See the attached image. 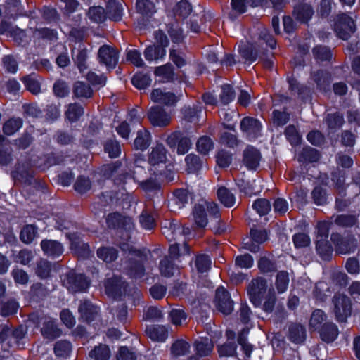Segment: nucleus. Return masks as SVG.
<instances>
[{"instance_id": "5", "label": "nucleus", "mask_w": 360, "mask_h": 360, "mask_svg": "<svg viewBox=\"0 0 360 360\" xmlns=\"http://www.w3.org/2000/svg\"><path fill=\"white\" fill-rule=\"evenodd\" d=\"M0 34H6L7 37L13 38L19 45L24 46L28 41V37L24 30L14 27L4 20L0 22Z\"/></svg>"}, {"instance_id": "21", "label": "nucleus", "mask_w": 360, "mask_h": 360, "mask_svg": "<svg viewBox=\"0 0 360 360\" xmlns=\"http://www.w3.org/2000/svg\"><path fill=\"white\" fill-rule=\"evenodd\" d=\"M146 333L148 337L153 341L164 342L167 338V330L163 326H148Z\"/></svg>"}, {"instance_id": "44", "label": "nucleus", "mask_w": 360, "mask_h": 360, "mask_svg": "<svg viewBox=\"0 0 360 360\" xmlns=\"http://www.w3.org/2000/svg\"><path fill=\"white\" fill-rule=\"evenodd\" d=\"M131 82L135 87L144 89L150 84L151 79L148 75L140 72L134 75Z\"/></svg>"}, {"instance_id": "41", "label": "nucleus", "mask_w": 360, "mask_h": 360, "mask_svg": "<svg viewBox=\"0 0 360 360\" xmlns=\"http://www.w3.org/2000/svg\"><path fill=\"white\" fill-rule=\"evenodd\" d=\"M136 9L143 16H149L155 12L154 4L149 0H137Z\"/></svg>"}, {"instance_id": "1", "label": "nucleus", "mask_w": 360, "mask_h": 360, "mask_svg": "<svg viewBox=\"0 0 360 360\" xmlns=\"http://www.w3.org/2000/svg\"><path fill=\"white\" fill-rule=\"evenodd\" d=\"M193 217L195 224L200 228L205 227L210 223V227L216 232L224 230L221 226V218L219 208L214 202L202 200L195 205L193 210Z\"/></svg>"}, {"instance_id": "57", "label": "nucleus", "mask_w": 360, "mask_h": 360, "mask_svg": "<svg viewBox=\"0 0 360 360\" xmlns=\"http://www.w3.org/2000/svg\"><path fill=\"white\" fill-rule=\"evenodd\" d=\"M191 11L192 6L186 0H181L174 8V14L183 18L188 16Z\"/></svg>"}, {"instance_id": "62", "label": "nucleus", "mask_w": 360, "mask_h": 360, "mask_svg": "<svg viewBox=\"0 0 360 360\" xmlns=\"http://www.w3.org/2000/svg\"><path fill=\"white\" fill-rule=\"evenodd\" d=\"M74 187L77 192L79 193H84L91 189V182L88 178L79 176L77 179Z\"/></svg>"}, {"instance_id": "14", "label": "nucleus", "mask_w": 360, "mask_h": 360, "mask_svg": "<svg viewBox=\"0 0 360 360\" xmlns=\"http://www.w3.org/2000/svg\"><path fill=\"white\" fill-rule=\"evenodd\" d=\"M345 175L341 174V177H343ZM342 180L340 179V172H339V184H340ZM343 184H339V197L345 198L344 200H339V208L340 207H347L350 202L351 199L356 196L357 194L354 192V190L357 188V186L355 184H345V179L342 180Z\"/></svg>"}, {"instance_id": "37", "label": "nucleus", "mask_w": 360, "mask_h": 360, "mask_svg": "<svg viewBox=\"0 0 360 360\" xmlns=\"http://www.w3.org/2000/svg\"><path fill=\"white\" fill-rule=\"evenodd\" d=\"M288 273L284 271L278 272L276 277L275 286L278 293L285 292L289 285Z\"/></svg>"}, {"instance_id": "46", "label": "nucleus", "mask_w": 360, "mask_h": 360, "mask_svg": "<svg viewBox=\"0 0 360 360\" xmlns=\"http://www.w3.org/2000/svg\"><path fill=\"white\" fill-rule=\"evenodd\" d=\"M197 150L203 155L207 154L214 148V143L212 139L207 136L200 137L196 143Z\"/></svg>"}, {"instance_id": "20", "label": "nucleus", "mask_w": 360, "mask_h": 360, "mask_svg": "<svg viewBox=\"0 0 360 360\" xmlns=\"http://www.w3.org/2000/svg\"><path fill=\"white\" fill-rule=\"evenodd\" d=\"M79 312L82 319L87 322L94 320L98 313V309L89 301L82 302L79 307Z\"/></svg>"}, {"instance_id": "35", "label": "nucleus", "mask_w": 360, "mask_h": 360, "mask_svg": "<svg viewBox=\"0 0 360 360\" xmlns=\"http://www.w3.org/2000/svg\"><path fill=\"white\" fill-rule=\"evenodd\" d=\"M22 126L20 118H11L3 125V131L6 135L11 136L17 132Z\"/></svg>"}, {"instance_id": "10", "label": "nucleus", "mask_w": 360, "mask_h": 360, "mask_svg": "<svg viewBox=\"0 0 360 360\" xmlns=\"http://www.w3.org/2000/svg\"><path fill=\"white\" fill-rule=\"evenodd\" d=\"M148 117L152 125L159 127L167 126L172 120L170 114L159 106L151 108L148 112Z\"/></svg>"}, {"instance_id": "52", "label": "nucleus", "mask_w": 360, "mask_h": 360, "mask_svg": "<svg viewBox=\"0 0 360 360\" xmlns=\"http://www.w3.org/2000/svg\"><path fill=\"white\" fill-rule=\"evenodd\" d=\"M169 316L171 322L175 326L182 325L187 318V315L181 309H172L169 314Z\"/></svg>"}, {"instance_id": "16", "label": "nucleus", "mask_w": 360, "mask_h": 360, "mask_svg": "<svg viewBox=\"0 0 360 360\" xmlns=\"http://www.w3.org/2000/svg\"><path fill=\"white\" fill-rule=\"evenodd\" d=\"M150 98L153 102L165 105H174L178 101V97L165 89H154L150 94Z\"/></svg>"}, {"instance_id": "24", "label": "nucleus", "mask_w": 360, "mask_h": 360, "mask_svg": "<svg viewBox=\"0 0 360 360\" xmlns=\"http://www.w3.org/2000/svg\"><path fill=\"white\" fill-rule=\"evenodd\" d=\"M217 195L219 200L225 207H231L235 205L236 198L234 195L225 186H219Z\"/></svg>"}, {"instance_id": "4", "label": "nucleus", "mask_w": 360, "mask_h": 360, "mask_svg": "<svg viewBox=\"0 0 360 360\" xmlns=\"http://www.w3.org/2000/svg\"><path fill=\"white\" fill-rule=\"evenodd\" d=\"M268 282L263 278H257L251 281L248 288L249 298L252 304L259 307L262 306V302L264 295L267 294Z\"/></svg>"}, {"instance_id": "34", "label": "nucleus", "mask_w": 360, "mask_h": 360, "mask_svg": "<svg viewBox=\"0 0 360 360\" xmlns=\"http://www.w3.org/2000/svg\"><path fill=\"white\" fill-rule=\"evenodd\" d=\"M316 250L323 259L328 260L332 255L333 248L330 243L327 240L318 239Z\"/></svg>"}, {"instance_id": "15", "label": "nucleus", "mask_w": 360, "mask_h": 360, "mask_svg": "<svg viewBox=\"0 0 360 360\" xmlns=\"http://www.w3.org/2000/svg\"><path fill=\"white\" fill-rule=\"evenodd\" d=\"M162 233L169 241L176 240L182 236L188 235L191 230L188 227H184L176 221L169 222V226H165Z\"/></svg>"}, {"instance_id": "63", "label": "nucleus", "mask_w": 360, "mask_h": 360, "mask_svg": "<svg viewBox=\"0 0 360 360\" xmlns=\"http://www.w3.org/2000/svg\"><path fill=\"white\" fill-rule=\"evenodd\" d=\"M71 350V345L68 341H59L54 347L55 354L58 356L63 357L70 353Z\"/></svg>"}, {"instance_id": "45", "label": "nucleus", "mask_w": 360, "mask_h": 360, "mask_svg": "<svg viewBox=\"0 0 360 360\" xmlns=\"http://www.w3.org/2000/svg\"><path fill=\"white\" fill-rule=\"evenodd\" d=\"M356 247L354 237H348L339 240V254H347L354 251Z\"/></svg>"}, {"instance_id": "27", "label": "nucleus", "mask_w": 360, "mask_h": 360, "mask_svg": "<svg viewBox=\"0 0 360 360\" xmlns=\"http://www.w3.org/2000/svg\"><path fill=\"white\" fill-rule=\"evenodd\" d=\"M25 87L28 91L34 94H37L41 91V84L37 75L32 74L24 77L22 79Z\"/></svg>"}, {"instance_id": "55", "label": "nucleus", "mask_w": 360, "mask_h": 360, "mask_svg": "<svg viewBox=\"0 0 360 360\" xmlns=\"http://www.w3.org/2000/svg\"><path fill=\"white\" fill-rule=\"evenodd\" d=\"M56 32L46 27H37L33 31V37L35 39H53L56 38Z\"/></svg>"}, {"instance_id": "60", "label": "nucleus", "mask_w": 360, "mask_h": 360, "mask_svg": "<svg viewBox=\"0 0 360 360\" xmlns=\"http://www.w3.org/2000/svg\"><path fill=\"white\" fill-rule=\"evenodd\" d=\"M220 101L224 104H228L235 98V93L229 84L221 86V92L220 94Z\"/></svg>"}, {"instance_id": "32", "label": "nucleus", "mask_w": 360, "mask_h": 360, "mask_svg": "<svg viewBox=\"0 0 360 360\" xmlns=\"http://www.w3.org/2000/svg\"><path fill=\"white\" fill-rule=\"evenodd\" d=\"M21 14L20 0H8L4 16L8 18L15 19Z\"/></svg>"}, {"instance_id": "26", "label": "nucleus", "mask_w": 360, "mask_h": 360, "mask_svg": "<svg viewBox=\"0 0 360 360\" xmlns=\"http://www.w3.org/2000/svg\"><path fill=\"white\" fill-rule=\"evenodd\" d=\"M320 335L323 341L328 343L333 342L337 337V328L335 324L326 322L321 328Z\"/></svg>"}, {"instance_id": "9", "label": "nucleus", "mask_w": 360, "mask_h": 360, "mask_svg": "<svg viewBox=\"0 0 360 360\" xmlns=\"http://www.w3.org/2000/svg\"><path fill=\"white\" fill-rule=\"evenodd\" d=\"M354 19L346 13L339 14V39L347 40L356 32Z\"/></svg>"}, {"instance_id": "22", "label": "nucleus", "mask_w": 360, "mask_h": 360, "mask_svg": "<svg viewBox=\"0 0 360 360\" xmlns=\"http://www.w3.org/2000/svg\"><path fill=\"white\" fill-rule=\"evenodd\" d=\"M106 12L108 19L120 20L123 15L122 5L116 0H110L106 6Z\"/></svg>"}, {"instance_id": "39", "label": "nucleus", "mask_w": 360, "mask_h": 360, "mask_svg": "<svg viewBox=\"0 0 360 360\" xmlns=\"http://www.w3.org/2000/svg\"><path fill=\"white\" fill-rule=\"evenodd\" d=\"M41 333L49 338H55L60 334V331L57 328L55 321L52 319H49L44 323L41 328Z\"/></svg>"}, {"instance_id": "61", "label": "nucleus", "mask_w": 360, "mask_h": 360, "mask_svg": "<svg viewBox=\"0 0 360 360\" xmlns=\"http://www.w3.org/2000/svg\"><path fill=\"white\" fill-rule=\"evenodd\" d=\"M105 151L112 158L119 156L121 152L120 146L115 140H109L105 145Z\"/></svg>"}, {"instance_id": "28", "label": "nucleus", "mask_w": 360, "mask_h": 360, "mask_svg": "<svg viewBox=\"0 0 360 360\" xmlns=\"http://www.w3.org/2000/svg\"><path fill=\"white\" fill-rule=\"evenodd\" d=\"M195 351L198 356H205L209 355L213 349V343L212 340L202 338L195 342Z\"/></svg>"}, {"instance_id": "33", "label": "nucleus", "mask_w": 360, "mask_h": 360, "mask_svg": "<svg viewBox=\"0 0 360 360\" xmlns=\"http://www.w3.org/2000/svg\"><path fill=\"white\" fill-rule=\"evenodd\" d=\"M238 115L234 110H221L220 116L223 120L224 127L231 131H234L237 120L234 117Z\"/></svg>"}, {"instance_id": "42", "label": "nucleus", "mask_w": 360, "mask_h": 360, "mask_svg": "<svg viewBox=\"0 0 360 360\" xmlns=\"http://www.w3.org/2000/svg\"><path fill=\"white\" fill-rule=\"evenodd\" d=\"M190 345L184 340H179L174 342L171 347V353L174 356L186 355L189 351Z\"/></svg>"}, {"instance_id": "64", "label": "nucleus", "mask_w": 360, "mask_h": 360, "mask_svg": "<svg viewBox=\"0 0 360 360\" xmlns=\"http://www.w3.org/2000/svg\"><path fill=\"white\" fill-rule=\"evenodd\" d=\"M236 266L241 269H249L253 265V258L249 255L238 256L235 261Z\"/></svg>"}, {"instance_id": "6", "label": "nucleus", "mask_w": 360, "mask_h": 360, "mask_svg": "<svg viewBox=\"0 0 360 360\" xmlns=\"http://www.w3.org/2000/svg\"><path fill=\"white\" fill-rule=\"evenodd\" d=\"M240 129L250 141H253L261 135L262 124L257 119L247 117L241 120Z\"/></svg>"}, {"instance_id": "36", "label": "nucleus", "mask_w": 360, "mask_h": 360, "mask_svg": "<svg viewBox=\"0 0 360 360\" xmlns=\"http://www.w3.org/2000/svg\"><path fill=\"white\" fill-rule=\"evenodd\" d=\"M289 338L295 342L300 343L305 338V330L304 327L299 324H293L289 328Z\"/></svg>"}, {"instance_id": "11", "label": "nucleus", "mask_w": 360, "mask_h": 360, "mask_svg": "<svg viewBox=\"0 0 360 360\" xmlns=\"http://www.w3.org/2000/svg\"><path fill=\"white\" fill-rule=\"evenodd\" d=\"M99 63L104 64L108 69H113L118 61V54L115 49L110 46L103 45L98 52Z\"/></svg>"}, {"instance_id": "18", "label": "nucleus", "mask_w": 360, "mask_h": 360, "mask_svg": "<svg viewBox=\"0 0 360 360\" xmlns=\"http://www.w3.org/2000/svg\"><path fill=\"white\" fill-rule=\"evenodd\" d=\"M41 248L47 256L56 257L63 252V245L56 240H44L41 243Z\"/></svg>"}, {"instance_id": "51", "label": "nucleus", "mask_w": 360, "mask_h": 360, "mask_svg": "<svg viewBox=\"0 0 360 360\" xmlns=\"http://www.w3.org/2000/svg\"><path fill=\"white\" fill-rule=\"evenodd\" d=\"M37 229L34 226L27 225L20 232V239L23 243L29 244L37 236Z\"/></svg>"}, {"instance_id": "58", "label": "nucleus", "mask_w": 360, "mask_h": 360, "mask_svg": "<svg viewBox=\"0 0 360 360\" xmlns=\"http://www.w3.org/2000/svg\"><path fill=\"white\" fill-rule=\"evenodd\" d=\"M139 222L141 227L146 230H151L155 226V221L151 214L147 211H143L139 217Z\"/></svg>"}, {"instance_id": "49", "label": "nucleus", "mask_w": 360, "mask_h": 360, "mask_svg": "<svg viewBox=\"0 0 360 360\" xmlns=\"http://www.w3.org/2000/svg\"><path fill=\"white\" fill-rule=\"evenodd\" d=\"M264 302L262 304V309L266 313H271L274 309L276 298L274 288H270L264 297Z\"/></svg>"}, {"instance_id": "47", "label": "nucleus", "mask_w": 360, "mask_h": 360, "mask_svg": "<svg viewBox=\"0 0 360 360\" xmlns=\"http://www.w3.org/2000/svg\"><path fill=\"white\" fill-rule=\"evenodd\" d=\"M91 87L82 82H77L75 84L74 94L77 98H89L92 95Z\"/></svg>"}, {"instance_id": "3", "label": "nucleus", "mask_w": 360, "mask_h": 360, "mask_svg": "<svg viewBox=\"0 0 360 360\" xmlns=\"http://www.w3.org/2000/svg\"><path fill=\"white\" fill-rule=\"evenodd\" d=\"M189 253L188 246L184 243L182 249L180 250L179 244L175 243L170 245L169 254L160 262V271L165 277H171L179 271V257Z\"/></svg>"}, {"instance_id": "50", "label": "nucleus", "mask_w": 360, "mask_h": 360, "mask_svg": "<svg viewBox=\"0 0 360 360\" xmlns=\"http://www.w3.org/2000/svg\"><path fill=\"white\" fill-rule=\"evenodd\" d=\"M84 113V110L82 106L73 103L68 105V108L65 112L67 119L70 122L77 121L81 115Z\"/></svg>"}, {"instance_id": "25", "label": "nucleus", "mask_w": 360, "mask_h": 360, "mask_svg": "<svg viewBox=\"0 0 360 360\" xmlns=\"http://www.w3.org/2000/svg\"><path fill=\"white\" fill-rule=\"evenodd\" d=\"M166 56V50L158 45L148 46L144 51V56L146 60L153 61L163 58Z\"/></svg>"}, {"instance_id": "17", "label": "nucleus", "mask_w": 360, "mask_h": 360, "mask_svg": "<svg viewBox=\"0 0 360 360\" xmlns=\"http://www.w3.org/2000/svg\"><path fill=\"white\" fill-rule=\"evenodd\" d=\"M261 155L259 152L252 146H248L243 153V162L250 169H256L259 164Z\"/></svg>"}, {"instance_id": "2", "label": "nucleus", "mask_w": 360, "mask_h": 360, "mask_svg": "<svg viewBox=\"0 0 360 360\" xmlns=\"http://www.w3.org/2000/svg\"><path fill=\"white\" fill-rule=\"evenodd\" d=\"M167 150L163 145L158 144L152 148L148 155V161L146 162L143 158H138L135 160V169L134 174V179L136 175L145 172L144 165H148V170L150 174L154 176L162 175L166 168Z\"/></svg>"}, {"instance_id": "7", "label": "nucleus", "mask_w": 360, "mask_h": 360, "mask_svg": "<svg viewBox=\"0 0 360 360\" xmlns=\"http://www.w3.org/2000/svg\"><path fill=\"white\" fill-rule=\"evenodd\" d=\"M64 285L71 292H83L89 288V281L82 274L70 272L64 281Z\"/></svg>"}, {"instance_id": "43", "label": "nucleus", "mask_w": 360, "mask_h": 360, "mask_svg": "<svg viewBox=\"0 0 360 360\" xmlns=\"http://www.w3.org/2000/svg\"><path fill=\"white\" fill-rule=\"evenodd\" d=\"M319 159V154L318 151L311 147L304 148L301 154L298 157L300 162H316Z\"/></svg>"}, {"instance_id": "13", "label": "nucleus", "mask_w": 360, "mask_h": 360, "mask_svg": "<svg viewBox=\"0 0 360 360\" xmlns=\"http://www.w3.org/2000/svg\"><path fill=\"white\" fill-rule=\"evenodd\" d=\"M106 221L109 227L124 229L127 232L131 231L134 228L131 218L124 217L118 213L110 214Z\"/></svg>"}, {"instance_id": "59", "label": "nucleus", "mask_w": 360, "mask_h": 360, "mask_svg": "<svg viewBox=\"0 0 360 360\" xmlns=\"http://www.w3.org/2000/svg\"><path fill=\"white\" fill-rule=\"evenodd\" d=\"M326 315L321 309L315 310L311 316L309 324L314 330L319 329L323 321L326 320Z\"/></svg>"}, {"instance_id": "38", "label": "nucleus", "mask_w": 360, "mask_h": 360, "mask_svg": "<svg viewBox=\"0 0 360 360\" xmlns=\"http://www.w3.org/2000/svg\"><path fill=\"white\" fill-rule=\"evenodd\" d=\"M88 16L91 20L98 23L103 22L108 18L106 11L101 6L91 7Z\"/></svg>"}, {"instance_id": "19", "label": "nucleus", "mask_w": 360, "mask_h": 360, "mask_svg": "<svg viewBox=\"0 0 360 360\" xmlns=\"http://www.w3.org/2000/svg\"><path fill=\"white\" fill-rule=\"evenodd\" d=\"M188 201V192L184 189H177L174 192L173 198L169 202L170 209L175 212L180 210Z\"/></svg>"}, {"instance_id": "29", "label": "nucleus", "mask_w": 360, "mask_h": 360, "mask_svg": "<svg viewBox=\"0 0 360 360\" xmlns=\"http://www.w3.org/2000/svg\"><path fill=\"white\" fill-rule=\"evenodd\" d=\"M150 141V134L147 130H140L137 133L134 144L136 149L143 150L149 146Z\"/></svg>"}, {"instance_id": "40", "label": "nucleus", "mask_w": 360, "mask_h": 360, "mask_svg": "<svg viewBox=\"0 0 360 360\" xmlns=\"http://www.w3.org/2000/svg\"><path fill=\"white\" fill-rule=\"evenodd\" d=\"M186 169L189 173H195L202 167L200 158L195 154H189L185 158Z\"/></svg>"}, {"instance_id": "8", "label": "nucleus", "mask_w": 360, "mask_h": 360, "mask_svg": "<svg viewBox=\"0 0 360 360\" xmlns=\"http://www.w3.org/2000/svg\"><path fill=\"white\" fill-rule=\"evenodd\" d=\"M215 304L219 311L224 314H229L233 309V302L229 293L223 287H219L216 290Z\"/></svg>"}, {"instance_id": "53", "label": "nucleus", "mask_w": 360, "mask_h": 360, "mask_svg": "<svg viewBox=\"0 0 360 360\" xmlns=\"http://www.w3.org/2000/svg\"><path fill=\"white\" fill-rule=\"evenodd\" d=\"M252 207L259 216H264L269 213L271 206L269 200L261 198L255 201Z\"/></svg>"}, {"instance_id": "48", "label": "nucleus", "mask_w": 360, "mask_h": 360, "mask_svg": "<svg viewBox=\"0 0 360 360\" xmlns=\"http://www.w3.org/2000/svg\"><path fill=\"white\" fill-rule=\"evenodd\" d=\"M97 255L101 259L111 262L117 258V252L113 248H101L97 250Z\"/></svg>"}, {"instance_id": "54", "label": "nucleus", "mask_w": 360, "mask_h": 360, "mask_svg": "<svg viewBox=\"0 0 360 360\" xmlns=\"http://www.w3.org/2000/svg\"><path fill=\"white\" fill-rule=\"evenodd\" d=\"M341 304L342 307V314L339 315V322L346 323L347 318L352 313V302L349 297L343 295L341 297Z\"/></svg>"}, {"instance_id": "23", "label": "nucleus", "mask_w": 360, "mask_h": 360, "mask_svg": "<svg viewBox=\"0 0 360 360\" xmlns=\"http://www.w3.org/2000/svg\"><path fill=\"white\" fill-rule=\"evenodd\" d=\"M72 60L80 72L87 68V49L84 46H79L77 50H73L72 53Z\"/></svg>"}, {"instance_id": "56", "label": "nucleus", "mask_w": 360, "mask_h": 360, "mask_svg": "<svg viewBox=\"0 0 360 360\" xmlns=\"http://www.w3.org/2000/svg\"><path fill=\"white\" fill-rule=\"evenodd\" d=\"M195 266L199 272H206L210 269L211 259L209 256L200 255L196 257Z\"/></svg>"}, {"instance_id": "30", "label": "nucleus", "mask_w": 360, "mask_h": 360, "mask_svg": "<svg viewBox=\"0 0 360 360\" xmlns=\"http://www.w3.org/2000/svg\"><path fill=\"white\" fill-rule=\"evenodd\" d=\"M89 356L94 360H108L110 356V350L105 345H99L91 350Z\"/></svg>"}, {"instance_id": "12", "label": "nucleus", "mask_w": 360, "mask_h": 360, "mask_svg": "<svg viewBox=\"0 0 360 360\" xmlns=\"http://www.w3.org/2000/svg\"><path fill=\"white\" fill-rule=\"evenodd\" d=\"M127 284L117 276L108 278L105 283L106 294L114 298L120 297L127 293Z\"/></svg>"}, {"instance_id": "31", "label": "nucleus", "mask_w": 360, "mask_h": 360, "mask_svg": "<svg viewBox=\"0 0 360 360\" xmlns=\"http://www.w3.org/2000/svg\"><path fill=\"white\" fill-rule=\"evenodd\" d=\"M293 13L297 20L301 22H307L312 16L313 10L310 6L302 4L296 6Z\"/></svg>"}]
</instances>
